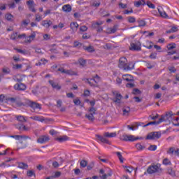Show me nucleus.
Here are the masks:
<instances>
[{
    "instance_id": "nucleus-1",
    "label": "nucleus",
    "mask_w": 179,
    "mask_h": 179,
    "mask_svg": "<svg viewBox=\"0 0 179 179\" xmlns=\"http://www.w3.org/2000/svg\"><path fill=\"white\" fill-rule=\"evenodd\" d=\"M127 62H128V60H127V57H120L118 64L119 68H120V69H124V71H132V69L135 68V65L133 64L131 67L128 66Z\"/></svg>"
},
{
    "instance_id": "nucleus-2",
    "label": "nucleus",
    "mask_w": 179,
    "mask_h": 179,
    "mask_svg": "<svg viewBox=\"0 0 179 179\" xmlns=\"http://www.w3.org/2000/svg\"><path fill=\"white\" fill-rule=\"evenodd\" d=\"M161 136H162V132L152 131L148 134L145 139L150 140V141H155L157 139H160Z\"/></svg>"
},
{
    "instance_id": "nucleus-3",
    "label": "nucleus",
    "mask_w": 179,
    "mask_h": 179,
    "mask_svg": "<svg viewBox=\"0 0 179 179\" xmlns=\"http://www.w3.org/2000/svg\"><path fill=\"white\" fill-rule=\"evenodd\" d=\"M121 141H124L125 142H127L129 141V142H135V141H138V139L143 140V137H136L133 135L128 136L127 134H124L120 137Z\"/></svg>"
},
{
    "instance_id": "nucleus-4",
    "label": "nucleus",
    "mask_w": 179,
    "mask_h": 179,
    "mask_svg": "<svg viewBox=\"0 0 179 179\" xmlns=\"http://www.w3.org/2000/svg\"><path fill=\"white\" fill-rule=\"evenodd\" d=\"M160 164H157L156 165H151L147 169V173L148 174H155L160 170Z\"/></svg>"
},
{
    "instance_id": "nucleus-5",
    "label": "nucleus",
    "mask_w": 179,
    "mask_h": 179,
    "mask_svg": "<svg viewBox=\"0 0 179 179\" xmlns=\"http://www.w3.org/2000/svg\"><path fill=\"white\" fill-rule=\"evenodd\" d=\"M129 50H131V51H141V50H142L141 48V42L138 41L131 42Z\"/></svg>"
},
{
    "instance_id": "nucleus-6",
    "label": "nucleus",
    "mask_w": 179,
    "mask_h": 179,
    "mask_svg": "<svg viewBox=\"0 0 179 179\" xmlns=\"http://www.w3.org/2000/svg\"><path fill=\"white\" fill-rule=\"evenodd\" d=\"M113 94L115 96V98L113 99V101L120 104V103H121V99H122V95H121V94L117 91L113 92Z\"/></svg>"
},
{
    "instance_id": "nucleus-7",
    "label": "nucleus",
    "mask_w": 179,
    "mask_h": 179,
    "mask_svg": "<svg viewBox=\"0 0 179 179\" xmlns=\"http://www.w3.org/2000/svg\"><path fill=\"white\" fill-rule=\"evenodd\" d=\"M173 112L166 113V115H162L160 117L162 122L164 121H171V114Z\"/></svg>"
},
{
    "instance_id": "nucleus-8",
    "label": "nucleus",
    "mask_w": 179,
    "mask_h": 179,
    "mask_svg": "<svg viewBox=\"0 0 179 179\" xmlns=\"http://www.w3.org/2000/svg\"><path fill=\"white\" fill-rule=\"evenodd\" d=\"M29 107H31V108H33V110H36V109L41 110V105H40V103H37L36 102L29 101Z\"/></svg>"
},
{
    "instance_id": "nucleus-9",
    "label": "nucleus",
    "mask_w": 179,
    "mask_h": 179,
    "mask_svg": "<svg viewBox=\"0 0 179 179\" xmlns=\"http://www.w3.org/2000/svg\"><path fill=\"white\" fill-rule=\"evenodd\" d=\"M98 141H100V142H102V143H106L107 145H111V143L107 139L104 138V136H100L99 134L96 135Z\"/></svg>"
},
{
    "instance_id": "nucleus-10",
    "label": "nucleus",
    "mask_w": 179,
    "mask_h": 179,
    "mask_svg": "<svg viewBox=\"0 0 179 179\" xmlns=\"http://www.w3.org/2000/svg\"><path fill=\"white\" fill-rule=\"evenodd\" d=\"M50 141V137L48 136H41L37 139L38 143H45Z\"/></svg>"
},
{
    "instance_id": "nucleus-11",
    "label": "nucleus",
    "mask_w": 179,
    "mask_h": 179,
    "mask_svg": "<svg viewBox=\"0 0 179 179\" xmlns=\"http://www.w3.org/2000/svg\"><path fill=\"white\" fill-rule=\"evenodd\" d=\"M34 3V1L33 0H29L27 1V5L29 6V10H31V12L36 13V8H34V6L33 5Z\"/></svg>"
},
{
    "instance_id": "nucleus-12",
    "label": "nucleus",
    "mask_w": 179,
    "mask_h": 179,
    "mask_svg": "<svg viewBox=\"0 0 179 179\" xmlns=\"http://www.w3.org/2000/svg\"><path fill=\"white\" fill-rule=\"evenodd\" d=\"M122 80L126 82H134V76L131 74H124L122 76Z\"/></svg>"
},
{
    "instance_id": "nucleus-13",
    "label": "nucleus",
    "mask_w": 179,
    "mask_h": 179,
    "mask_svg": "<svg viewBox=\"0 0 179 179\" xmlns=\"http://www.w3.org/2000/svg\"><path fill=\"white\" fill-rule=\"evenodd\" d=\"M10 138H14V139H16L17 141H19L20 139H30V138L26 135H13L10 136Z\"/></svg>"
},
{
    "instance_id": "nucleus-14",
    "label": "nucleus",
    "mask_w": 179,
    "mask_h": 179,
    "mask_svg": "<svg viewBox=\"0 0 179 179\" xmlns=\"http://www.w3.org/2000/svg\"><path fill=\"white\" fill-rule=\"evenodd\" d=\"M26 85L23 83H20V84H15L14 85V89L15 90H26Z\"/></svg>"
},
{
    "instance_id": "nucleus-15",
    "label": "nucleus",
    "mask_w": 179,
    "mask_h": 179,
    "mask_svg": "<svg viewBox=\"0 0 179 179\" xmlns=\"http://www.w3.org/2000/svg\"><path fill=\"white\" fill-rule=\"evenodd\" d=\"M168 155H175V156H178L179 151L178 150H176V148L171 147L169 148V150L167 151Z\"/></svg>"
},
{
    "instance_id": "nucleus-16",
    "label": "nucleus",
    "mask_w": 179,
    "mask_h": 179,
    "mask_svg": "<svg viewBox=\"0 0 179 179\" xmlns=\"http://www.w3.org/2000/svg\"><path fill=\"white\" fill-rule=\"evenodd\" d=\"M36 38V33L33 32L30 36L26 38L24 43H31Z\"/></svg>"
},
{
    "instance_id": "nucleus-17",
    "label": "nucleus",
    "mask_w": 179,
    "mask_h": 179,
    "mask_svg": "<svg viewBox=\"0 0 179 179\" xmlns=\"http://www.w3.org/2000/svg\"><path fill=\"white\" fill-rule=\"evenodd\" d=\"M57 142H60V143H62V142H66V141H69V137L67 136H59L55 138Z\"/></svg>"
},
{
    "instance_id": "nucleus-18",
    "label": "nucleus",
    "mask_w": 179,
    "mask_h": 179,
    "mask_svg": "<svg viewBox=\"0 0 179 179\" xmlns=\"http://www.w3.org/2000/svg\"><path fill=\"white\" fill-rule=\"evenodd\" d=\"M6 100H7L8 101H11V103H16V104H17V106H19L20 107H21V106H23V103L17 102L16 98L8 97V98H6Z\"/></svg>"
},
{
    "instance_id": "nucleus-19",
    "label": "nucleus",
    "mask_w": 179,
    "mask_h": 179,
    "mask_svg": "<svg viewBox=\"0 0 179 179\" xmlns=\"http://www.w3.org/2000/svg\"><path fill=\"white\" fill-rule=\"evenodd\" d=\"M78 27H79V24H78V22H71L70 24V28L73 33H76V31H78Z\"/></svg>"
},
{
    "instance_id": "nucleus-20",
    "label": "nucleus",
    "mask_w": 179,
    "mask_h": 179,
    "mask_svg": "<svg viewBox=\"0 0 179 179\" xmlns=\"http://www.w3.org/2000/svg\"><path fill=\"white\" fill-rule=\"evenodd\" d=\"M62 10L66 12V13H69V12L72 11V6L70 4H66L62 6Z\"/></svg>"
},
{
    "instance_id": "nucleus-21",
    "label": "nucleus",
    "mask_w": 179,
    "mask_h": 179,
    "mask_svg": "<svg viewBox=\"0 0 179 179\" xmlns=\"http://www.w3.org/2000/svg\"><path fill=\"white\" fill-rule=\"evenodd\" d=\"M162 119H159V121H153V122H150L148 124H145L143 126V128H146V127H149V125H159V124H162Z\"/></svg>"
},
{
    "instance_id": "nucleus-22",
    "label": "nucleus",
    "mask_w": 179,
    "mask_h": 179,
    "mask_svg": "<svg viewBox=\"0 0 179 179\" xmlns=\"http://www.w3.org/2000/svg\"><path fill=\"white\" fill-rule=\"evenodd\" d=\"M30 119L34 120V121H39L40 122H44V121H45L44 117L40 116H31L30 117Z\"/></svg>"
},
{
    "instance_id": "nucleus-23",
    "label": "nucleus",
    "mask_w": 179,
    "mask_h": 179,
    "mask_svg": "<svg viewBox=\"0 0 179 179\" xmlns=\"http://www.w3.org/2000/svg\"><path fill=\"white\" fill-rule=\"evenodd\" d=\"M18 167L22 170H27V169H29V165L24 162H18Z\"/></svg>"
},
{
    "instance_id": "nucleus-24",
    "label": "nucleus",
    "mask_w": 179,
    "mask_h": 179,
    "mask_svg": "<svg viewBox=\"0 0 179 179\" xmlns=\"http://www.w3.org/2000/svg\"><path fill=\"white\" fill-rule=\"evenodd\" d=\"M15 118L17 121H19L20 122H27V120H26V117L23 115H17L15 116Z\"/></svg>"
},
{
    "instance_id": "nucleus-25",
    "label": "nucleus",
    "mask_w": 179,
    "mask_h": 179,
    "mask_svg": "<svg viewBox=\"0 0 179 179\" xmlns=\"http://www.w3.org/2000/svg\"><path fill=\"white\" fill-rule=\"evenodd\" d=\"M104 138H115L117 136V133H108L106 132L103 134Z\"/></svg>"
},
{
    "instance_id": "nucleus-26",
    "label": "nucleus",
    "mask_w": 179,
    "mask_h": 179,
    "mask_svg": "<svg viewBox=\"0 0 179 179\" xmlns=\"http://www.w3.org/2000/svg\"><path fill=\"white\" fill-rule=\"evenodd\" d=\"M51 24H52V22L51 20H43L42 22V26H44V27H46L47 29H48Z\"/></svg>"
},
{
    "instance_id": "nucleus-27",
    "label": "nucleus",
    "mask_w": 179,
    "mask_h": 179,
    "mask_svg": "<svg viewBox=\"0 0 179 179\" xmlns=\"http://www.w3.org/2000/svg\"><path fill=\"white\" fill-rule=\"evenodd\" d=\"M122 111H123V115H128L131 112V108H129V106H124L122 108Z\"/></svg>"
},
{
    "instance_id": "nucleus-28",
    "label": "nucleus",
    "mask_w": 179,
    "mask_h": 179,
    "mask_svg": "<svg viewBox=\"0 0 179 179\" xmlns=\"http://www.w3.org/2000/svg\"><path fill=\"white\" fill-rule=\"evenodd\" d=\"M87 166V161L83 159L80 162V169H85Z\"/></svg>"
},
{
    "instance_id": "nucleus-29",
    "label": "nucleus",
    "mask_w": 179,
    "mask_h": 179,
    "mask_svg": "<svg viewBox=\"0 0 179 179\" xmlns=\"http://www.w3.org/2000/svg\"><path fill=\"white\" fill-rule=\"evenodd\" d=\"M85 117L87 118L89 121H94V116L92 113H90V114H86Z\"/></svg>"
},
{
    "instance_id": "nucleus-30",
    "label": "nucleus",
    "mask_w": 179,
    "mask_h": 179,
    "mask_svg": "<svg viewBox=\"0 0 179 179\" xmlns=\"http://www.w3.org/2000/svg\"><path fill=\"white\" fill-rule=\"evenodd\" d=\"M158 12L162 17H164L165 19H167V17H169V15H167V13H166L165 11H162L160 10V9H158Z\"/></svg>"
},
{
    "instance_id": "nucleus-31",
    "label": "nucleus",
    "mask_w": 179,
    "mask_h": 179,
    "mask_svg": "<svg viewBox=\"0 0 179 179\" xmlns=\"http://www.w3.org/2000/svg\"><path fill=\"white\" fill-rule=\"evenodd\" d=\"M78 62H79V64H80V65L81 66H86V63H87L86 59H83V58H80V59H78Z\"/></svg>"
},
{
    "instance_id": "nucleus-32",
    "label": "nucleus",
    "mask_w": 179,
    "mask_h": 179,
    "mask_svg": "<svg viewBox=\"0 0 179 179\" xmlns=\"http://www.w3.org/2000/svg\"><path fill=\"white\" fill-rule=\"evenodd\" d=\"M2 72L4 75H9V73H10V69H9V67H3L2 69Z\"/></svg>"
},
{
    "instance_id": "nucleus-33",
    "label": "nucleus",
    "mask_w": 179,
    "mask_h": 179,
    "mask_svg": "<svg viewBox=\"0 0 179 179\" xmlns=\"http://www.w3.org/2000/svg\"><path fill=\"white\" fill-rule=\"evenodd\" d=\"M84 50L88 52H94V48L93 46L84 47Z\"/></svg>"
},
{
    "instance_id": "nucleus-34",
    "label": "nucleus",
    "mask_w": 179,
    "mask_h": 179,
    "mask_svg": "<svg viewBox=\"0 0 179 179\" xmlns=\"http://www.w3.org/2000/svg\"><path fill=\"white\" fill-rule=\"evenodd\" d=\"M116 155H117L120 163H124V158L122 157V155H121V152H117Z\"/></svg>"
},
{
    "instance_id": "nucleus-35",
    "label": "nucleus",
    "mask_w": 179,
    "mask_h": 179,
    "mask_svg": "<svg viewBox=\"0 0 179 179\" xmlns=\"http://www.w3.org/2000/svg\"><path fill=\"white\" fill-rule=\"evenodd\" d=\"M138 27H145V26H146V22L143 20H138Z\"/></svg>"
},
{
    "instance_id": "nucleus-36",
    "label": "nucleus",
    "mask_w": 179,
    "mask_h": 179,
    "mask_svg": "<svg viewBox=\"0 0 179 179\" xmlns=\"http://www.w3.org/2000/svg\"><path fill=\"white\" fill-rule=\"evenodd\" d=\"M117 29H118V25L113 26V28L110 29V31L109 32V34H113L114 33H115V31H117Z\"/></svg>"
},
{
    "instance_id": "nucleus-37",
    "label": "nucleus",
    "mask_w": 179,
    "mask_h": 179,
    "mask_svg": "<svg viewBox=\"0 0 179 179\" xmlns=\"http://www.w3.org/2000/svg\"><path fill=\"white\" fill-rule=\"evenodd\" d=\"M10 38V40H17V38H18L17 32H13L11 34Z\"/></svg>"
},
{
    "instance_id": "nucleus-38",
    "label": "nucleus",
    "mask_w": 179,
    "mask_h": 179,
    "mask_svg": "<svg viewBox=\"0 0 179 179\" xmlns=\"http://www.w3.org/2000/svg\"><path fill=\"white\" fill-rule=\"evenodd\" d=\"M127 20H128L129 23H135V22H136V19L132 16L128 17Z\"/></svg>"
},
{
    "instance_id": "nucleus-39",
    "label": "nucleus",
    "mask_w": 179,
    "mask_h": 179,
    "mask_svg": "<svg viewBox=\"0 0 179 179\" xmlns=\"http://www.w3.org/2000/svg\"><path fill=\"white\" fill-rule=\"evenodd\" d=\"M163 164H164L165 166H171V162H170L169 159L165 158L163 160Z\"/></svg>"
},
{
    "instance_id": "nucleus-40",
    "label": "nucleus",
    "mask_w": 179,
    "mask_h": 179,
    "mask_svg": "<svg viewBox=\"0 0 179 179\" xmlns=\"http://www.w3.org/2000/svg\"><path fill=\"white\" fill-rule=\"evenodd\" d=\"M157 149V145H150L148 148V150H151L152 152H155Z\"/></svg>"
},
{
    "instance_id": "nucleus-41",
    "label": "nucleus",
    "mask_w": 179,
    "mask_h": 179,
    "mask_svg": "<svg viewBox=\"0 0 179 179\" xmlns=\"http://www.w3.org/2000/svg\"><path fill=\"white\" fill-rule=\"evenodd\" d=\"M93 167H94V163L92 162L88 165H87V170H92Z\"/></svg>"
},
{
    "instance_id": "nucleus-42",
    "label": "nucleus",
    "mask_w": 179,
    "mask_h": 179,
    "mask_svg": "<svg viewBox=\"0 0 179 179\" xmlns=\"http://www.w3.org/2000/svg\"><path fill=\"white\" fill-rule=\"evenodd\" d=\"M136 148L138 150H143V149H145V146L142 145L141 143H137Z\"/></svg>"
},
{
    "instance_id": "nucleus-43",
    "label": "nucleus",
    "mask_w": 179,
    "mask_h": 179,
    "mask_svg": "<svg viewBox=\"0 0 179 179\" xmlns=\"http://www.w3.org/2000/svg\"><path fill=\"white\" fill-rule=\"evenodd\" d=\"M66 75H71V76L78 75V73H76V72L72 71H70V70H66Z\"/></svg>"
},
{
    "instance_id": "nucleus-44",
    "label": "nucleus",
    "mask_w": 179,
    "mask_h": 179,
    "mask_svg": "<svg viewBox=\"0 0 179 179\" xmlns=\"http://www.w3.org/2000/svg\"><path fill=\"white\" fill-rule=\"evenodd\" d=\"M176 43H169L167 45L168 50H174L176 48Z\"/></svg>"
},
{
    "instance_id": "nucleus-45",
    "label": "nucleus",
    "mask_w": 179,
    "mask_h": 179,
    "mask_svg": "<svg viewBox=\"0 0 179 179\" xmlns=\"http://www.w3.org/2000/svg\"><path fill=\"white\" fill-rule=\"evenodd\" d=\"M168 174H169V176H171L172 177H174V176H176V172H174L173 169H168Z\"/></svg>"
},
{
    "instance_id": "nucleus-46",
    "label": "nucleus",
    "mask_w": 179,
    "mask_h": 179,
    "mask_svg": "<svg viewBox=\"0 0 179 179\" xmlns=\"http://www.w3.org/2000/svg\"><path fill=\"white\" fill-rule=\"evenodd\" d=\"M101 24H103L102 22H96V23L92 24V27H94V29H96V28L99 27L100 26H101Z\"/></svg>"
},
{
    "instance_id": "nucleus-47",
    "label": "nucleus",
    "mask_w": 179,
    "mask_h": 179,
    "mask_svg": "<svg viewBox=\"0 0 179 179\" xmlns=\"http://www.w3.org/2000/svg\"><path fill=\"white\" fill-rule=\"evenodd\" d=\"M132 93H133V94H141V93H142V92L141 90H139V89H138V88H134L133 90Z\"/></svg>"
},
{
    "instance_id": "nucleus-48",
    "label": "nucleus",
    "mask_w": 179,
    "mask_h": 179,
    "mask_svg": "<svg viewBox=\"0 0 179 179\" xmlns=\"http://www.w3.org/2000/svg\"><path fill=\"white\" fill-rule=\"evenodd\" d=\"M147 5L148 6V8H150L151 9H155L156 8V6H155V4H153L152 2L150 1H147Z\"/></svg>"
},
{
    "instance_id": "nucleus-49",
    "label": "nucleus",
    "mask_w": 179,
    "mask_h": 179,
    "mask_svg": "<svg viewBox=\"0 0 179 179\" xmlns=\"http://www.w3.org/2000/svg\"><path fill=\"white\" fill-rule=\"evenodd\" d=\"M155 65H156L155 62H154V64L149 63V62H147V68L148 69H152L155 68Z\"/></svg>"
},
{
    "instance_id": "nucleus-50",
    "label": "nucleus",
    "mask_w": 179,
    "mask_h": 179,
    "mask_svg": "<svg viewBox=\"0 0 179 179\" xmlns=\"http://www.w3.org/2000/svg\"><path fill=\"white\" fill-rule=\"evenodd\" d=\"M126 87H128L129 89H132V87H135V84L134 83H129L126 84Z\"/></svg>"
},
{
    "instance_id": "nucleus-51",
    "label": "nucleus",
    "mask_w": 179,
    "mask_h": 179,
    "mask_svg": "<svg viewBox=\"0 0 179 179\" xmlns=\"http://www.w3.org/2000/svg\"><path fill=\"white\" fill-rule=\"evenodd\" d=\"M141 5H145V4H143V3L141 1H138L134 3V6H136V8H139Z\"/></svg>"
},
{
    "instance_id": "nucleus-52",
    "label": "nucleus",
    "mask_w": 179,
    "mask_h": 179,
    "mask_svg": "<svg viewBox=\"0 0 179 179\" xmlns=\"http://www.w3.org/2000/svg\"><path fill=\"white\" fill-rule=\"evenodd\" d=\"M13 17V15H12V14H10V13H8L6 15V19L8 21L12 20Z\"/></svg>"
},
{
    "instance_id": "nucleus-53",
    "label": "nucleus",
    "mask_w": 179,
    "mask_h": 179,
    "mask_svg": "<svg viewBox=\"0 0 179 179\" xmlns=\"http://www.w3.org/2000/svg\"><path fill=\"white\" fill-rule=\"evenodd\" d=\"M50 85L53 87V89L58 85L57 83L54 82V80H49Z\"/></svg>"
},
{
    "instance_id": "nucleus-54",
    "label": "nucleus",
    "mask_w": 179,
    "mask_h": 179,
    "mask_svg": "<svg viewBox=\"0 0 179 179\" xmlns=\"http://www.w3.org/2000/svg\"><path fill=\"white\" fill-rule=\"evenodd\" d=\"M73 103L76 106H80V100L79 99V98H77L76 99H73Z\"/></svg>"
},
{
    "instance_id": "nucleus-55",
    "label": "nucleus",
    "mask_w": 179,
    "mask_h": 179,
    "mask_svg": "<svg viewBox=\"0 0 179 179\" xmlns=\"http://www.w3.org/2000/svg\"><path fill=\"white\" fill-rule=\"evenodd\" d=\"M100 4H101L100 1H95L92 3V6H94V8H99V6H100Z\"/></svg>"
},
{
    "instance_id": "nucleus-56",
    "label": "nucleus",
    "mask_w": 179,
    "mask_h": 179,
    "mask_svg": "<svg viewBox=\"0 0 179 179\" xmlns=\"http://www.w3.org/2000/svg\"><path fill=\"white\" fill-rule=\"evenodd\" d=\"M119 6L122 9H127L128 8V6L127 4H124L122 2L119 3Z\"/></svg>"
},
{
    "instance_id": "nucleus-57",
    "label": "nucleus",
    "mask_w": 179,
    "mask_h": 179,
    "mask_svg": "<svg viewBox=\"0 0 179 179\" xmlns=\"http://www.w3.org/2000/svg\"><path fill=\"white\" fill-rule=\"evenodd\" d=\"M28 177H32V176H36V173L33 171H28L27 173Z\"/></svg>"
},
{
    "instance_id": "nucleus-58",
    "label": "nucleus",
    "mask_w": 179,
    "mask_h": 179,
    "mask_svg": "<svg viewBox=\"0 0 179 179\" xmlns=\"http://www.w3.org/2000/svg\"><path fill=\"white\" fill-rule=\"evenodd\" d=\"M14 50H15V51H17L20 54H23L24 55L26 54V51H24L23 50L17 49V48H14Z\"/></svg>"
},
{
    "instance_id": "nucleus-59",
    "label": "nucleus",
    "mask_w": 179,
    "mask_h": 179,
    "mask_svg": "<svg viewBox=\"0 0 179 179\" xmlns=\"http://www.w3.org/2000/svg\"><path fill=\"white\" fill-rule=\"evenodd\" d=\"M83 96H85V97H87L90 96V91L88 90H85L83 93Z\"/></svg>"
},
{
    "instance_id": "nucleus-60",
    "label": "nucleus",
    "mask_w": 179,
    "mask_h": 179,
    "mask_svg": "<svg viewBox=\"0 0 179 179\" xmlns=\"http://www.w3.org/2000/svg\"><path fill=\"white\" fill-rule=\"evenodd\" d=\"M96 108L94 107H91L89 110L90 113H92L93 115L96 114Z\"/></svg>"
},
{
    "instance_id": "nucleus-61",
    "label": "nucleus",
    "mask_w": 179,
    "mask_h": 179,
    "mask_svg": "<svg viewBox=\"0 0 179 179\" xmlns=\"http://www.w3.org/2000/svg\"><path fill=\"white\" fill-rule=\"evenodd\" d=\"M14 69H22V68H23V65L22 64H15L13 66Z\"/></svg>"
},
{
    "instance_id": "nucleus-62",
    "label": "nucleus",
    "mask_w": 179,
    "mask_h": 179,
    "mask_svg": "<svg viewBox=\"0 0 179 179\" xmlns=\"http://www.w3.org/2000/svg\"><path fill=\"white\" fill-rule=\"evenodd\" d=\"M157 57V54L156 53H151L150 55V58L151 59H156Z\"/></svg>"
},
{
    "instance_id": "nucleus-63",
    "label": "nucleus",
    "mask_w": 179,
    "mask_h": 179,
    "mask_svg": "<svg viewBox=\"0 0 179 179\" xmlns=\"http://www.w3.org/2000/svg\"><path fill=\"white\" fill-rule=\"evenodd\" d=\"M87 30V27H86V26H81L80 27V31H86Z\"/></svg>"
},
{
    "instance_id": "nucleus-64",
    "label": "nucleus",
    "mask_w": 179,
    "mask_h": 179,
    "mask_svg": "<svg viewBox=\"0 0 179 179\" xmlns=\"http://www.w3.org/2000/svg\"><path fill=\"white\" fill-rule=\"evenodd\" d=\"M55 178H58L59 177H61V172L57 171L55 173V176H53Z\"/></svg>"
}]
</instances>
